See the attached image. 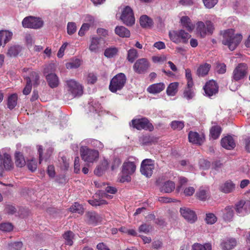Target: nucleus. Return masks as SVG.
Segmentation results:
<instances>
[{"label": "nucleus", "instance_id": "f257e3e1", "mask_svg": "<svg viewBox=\"0 0 250 250\" xmlns=\"http://www.w3.org/2000/svg\"><path fill=\"white\" fill-rule=\"evenodd\" d=\"M242 38L241 34H235L233 29H229L224 31L222 42L224 45L228 46L229 50L233 51L241 42Z\"/></svg>", "mask_w": 250, "mask_h": 250}, {"label": "nucleus", "instance_id": "f03ea898", "mask_svg": "<svg viewBox=\"0 0 250 250\" xmlns=\"http://www.w3.org/2000/svg\"><path fill=\"white\" fill-rule=\"evenodd\" d=\"M65 89L67 99H71L81 96L83 93V87L74 79H70L66 81Z\"/></svg>", "mask_w": 250, "mask_h": 250}, {"label": "nucleus", "instance_id": "7ed1b4c3", "mask_svg": "<svg viewBox=\"0 0 250 250\" xmlns=\"http://www.w3.org/2000/svg\"><path fill=\"white\" fill-rule=\"evenodd\" d=\"M93 144L95 146L99 148H102L103 145L99 141L95 140L88 139L84 140L82 142V146L80 148V153L81 156H98L99 152L95 149H90L83 144Z\"/></svg>", "mask_w": 250, "mask_h": 250}, {"label": "nucleus", "instance_id": "20e7f679", "mask_svg": "<svg viewBox=\"0 0 250 250\" xmlns=\"http://www.w3.org/2000/svg\"><path fill=\"white\" fill-rule=\"evenodd\" d=\"M168 36L170 40L176 44L187 43L191 37V35L183 29L169 31Z\"/></svg>", "mask_w": 250, "mask_h": 250}, {"label": "nucleus", "instance_id": "39448f33", "mask_svg": "<svg viewBox=\"0 0 250 250\" xmlns=\"http://www.w3.org/2000/svg\"><path fill=\"white\" fill-rule=\"evenodd\" d=\"M126 81V77L123 73L115 75L111 80L109 88L112 92H116L123 88Z\"/></svg>", "mask_w": 250, "mask_h": 250}, {"label": "nucleus", "instance_id": "423d86ee", "mask_svg": "<svg viewBox=\"0 0 250 250\" xmlns=\"http://www.w3.org/2000/svg\"><path fill=\"white\" fill-rule=\"evenodd\" d=\"M214 29V25L210 21H207L204 23L203 21H198L196 23V30L201 37H205L207 34H212Z\"/></svg>", "mask_w": 250, "mask_h": 250}, {"label": "nucleus", "instance_id": "0eeeda50", "mask_svg": "<svg viewBox=\"0 0 250 250\" xmlns=\"http://www.w3.org/2000/svg\"><path fill=\"white\" fill-rule=\"evenodd\" d=\"M120 19L127 26H132L135 23V17L130 7L126 6L123 8Z\"/></svg>", "mask_w": 250, "mask_h": 250}, {"label": "nucleus", "instance_id": "6e6552de", "mask_svg": "<svg viewBox=\"0 0 250 250\" xmlns=\"http://www.w3.org/2000/svg\"><path fill=\"white\" fill-rule=\"evenodd\" d=\"M53 67V64H49L44 68L43 71V73L45 75L47 82L49 86L52 88L58 86L60 83L59 79L56 74L51 73L47 74L50 69H52Z\"/></svg>", "mask_w": 250, "mask_h": 250}, {"label": "nucleus", "instance_id": "1a4fd4ad", "mask_svg": "<svg viewBox=\"0 0 250 250\" xmlns=\"http://www.w3.org/2000/svg\"><path fill=\"white\" fill-rule=\"evenodd\" d=\"M22 24L24 28L38 29L43 26V22L40 18L29 16L24 18Z\"/></svg>", "mask_w": 250, "mask_h": 250}, {"label": "nucleus", "instance_id": "9d476101", "mask_svg": "<svg viewBox=\"0 0 250 250\" xmlns=\"http://www.w3.org/2000/svg\"><path fill=\"white\" fill-rule=\"evenodd\" d=\"M132 125L138 130L146 129L151 131L153 126L146 118H136L131 121Z\"/></svg>", "mask_w": 250, "mask_h": 250}, {"label": "nucleus", "instance_id": "9b49d317", "mask_svg": "<svg viewBox=\"0 0 250 250\" xmlns=\"http://www.w3.org/2000/svg\"><path fill=\"white\" fill-rule=\"evenodd\" d=\"M154 168V161L150 159H146L142 162L140 171L143 175L149 177L152 175Z\"/></svg>", "mask_w": 250, "mask_h": 250}, {"label": "nucleus", "instance_id": "f8f14e48", "mask_svg": "<svg viewBox=\"0 0 250 250\" xmlns=\"http://www.w3.org/2000/svg\"><path fill=\"white\" fill-rule=\"evenodd\" d=\"M247 67L245 64H239L233 70L232 75L233 80L238 81L243 79L247 73Z\"/></svg>", "mask_w": 250, "mask_h": 250}, {"label": "nucleus", "instance_id": "ddd939ff", "mask_svg": "<svg viewBox=\"0 0 250 250\" xmlns=\"http://www.w3.org/2000/svg\"><path fill=\"white\" fill-rule=\"evenodd\" d=\"M161 179H158L156 181V184L159 187L161 192L170 193L175 189V185L173 182L167 181L163 183Z\"/></svg>", "mask_w": 250, "mask_h": 250}, {"label": "nucleus", "instance_id": "4468645a", "mask_svg": "<svg viewBox=\"0 0 250 250\" xmlns=\"http://www.w3.org/2000/svg\"><path fill=\"white\" fill-rule=\"evenodd\" d=\"M250 203L241 200L235 205V210L237 213L241 216L247 214L250 210Z\"/></svg>", "mask_w": 250, "mask_h": 250}, {"label": "nucleus", "instance_id": "2eb2a0df", "mask_svg": "<svg viewBox=\"0 0 250 250\" xmlns=\"http://www.w3.org/2000/svg\"><path fill=\"white\" fill-rule=\"evenodd\" d=\"M149 67V63L146 59L138 60L133 65L134 71L139 74L145 73Z\"/></svg>", "mask_w": 250, "mask_h": 250}, {"label": "nucleus", "instance_id": "dca6fc26", "mask_svg": "<svg viewBox=\"0 0 250 250\" xmlns=\"http://www.w3.org/2000/svg\"><path fill=\"white\" fill-rule=\"evenodd\" d=\"M180 212L182 216L190 223L195 222L197 219L195 212L189 208L186 207L181 208Z\"/></svg>", "mask_w": 250, "mask_h": 250}, {"label": "nucleus", "instance_id": "f3484780", "mask_svg": "<svg viewBox=\"0 0 250 250\" xmlns=\"http://www.w3.org/2000/svg\"><path fill=\"white\" fill-rule=\"evenodd\" d=\"M206 96L210 98L216 95L218 91V87L216 83L213 80L207 83L204 87Z\"/></svg>", "mask_w": 250, "mask_h": 250}, {"label": "nucleus", "instance_id": "a211bd4d", "mask_svg": "<svg viewBox=\"0 0 250 250\" xmlns=\"http://www.w3.org/2000/svg\"><path fill=\"white\" fill-rule=\"evenodd\" d=\"M179 17L181 25L188 31L192 32L195 28V25L190 18L186 15H183L182 13L179 14Z\"/></svg>", "mask_w": 250, "mask_h": 250}, {"label": "nucleus", "instance_id": "6ab92c4d", "mask_svg": "<svg viewBox=\"0 0 250 250\" xmlns=\"http://www.w3.org/2000/svg\"><path fill=\"white\" fill-rule=\"evenodd\" d=\"M13 167L14 163L11 157H0V176L2 175L4 169L11 170Z\"/></svg>", "mask_w": 250, "mask_h": 250}, {"label": "nucleus", "instance_id": "aec40b11", "mask_svg": "<svg viewBox=\"0 0 250 250\" xmlns=\"http://www.w3.org/2000/svg\"><path fill=\"white\" fill-rule=\"evenodd\" d=\"M23 47L19 44H11L8 47L6 56L9 58L17 57L22 51Z\"/></svg>", "mask_w": 250, "mask_h": 250}, {"label": "nucleus", "instance_id": "412c9836", "mask_svg": "<svg viewBox=\"0 0 250 250\" xmlns=\"http://www.w3.org/2000/svg\"><path fill=\"white\" fill-rule=\"evenodd\" d=\"M136 169V166L134 162L129 161H125L122 166V173L125 175L133 174Z\"/></svg>", "mask_w": 250, "mask_h": 250}, {"label": "nucleus", "instance_id": "4be33fe9", "mask_svg": "<svg viewBox=\"0 0 250 250\" xmlns=\"http://www.w3.org/2000/svg\"><path fill=\"white\" fill-rule=\"evenodd\" d=\"M189 141L192 144L201 145L205 141L203 134H199L196 132L190 131L188 134Z\"/></svg>", "mask_w": 250, "mask_h": 250}, {"label": "nucleus", "instance_id": "5701e85b", "mask_svg": "<svg viewBox=\"0 0 250 250\" xmlns=\"http://www.w3.org/2000/svg\"><path fill=\"white\" fill-rule=\"evenodd\" d=\"M101 41L102 39L96 37H92L90 39V44L89 45V50L91 52L98 53L101 47H102V44H101Z\"/></svg>", "mask_w": 250, "mask_h": 250}, {"label": "nucleus", "instance_id": "b1692460", "mask_svg": "<svg viewBox=\"0 0 250 250\" xmlns=\"http://www.w3.org/2000/svg\"><path fill=\"white\" fill-rule=\"evenodd\" d=\"M13 33L7 30L0 31V46H5L12 38Z\"/></svg>", "mask_w": 250, "mask_h": 250}, {"label": "nucleus", "instance_id": "393cba45", "mask_svg": "<svg viewBox=\"0 0 250 250\" xmlns=\"http://www.w3.org/2000/svg\"><path fill=\"white\" fill-rule=\"evenodd\" d=\"M221 144L222 147L229 150L233 149L235 146V140L231 136H227L222 138Z\"/></svg>", "mask_w": 250, "mask_h": 250}, {"label": "nucleus", "instance_id": "a878e982", "mask_svg": "<svg viewBox=\"0 0 250 250\" xmlns=\"http://www.w3.org/2000/svg\"><path fill=\"white\" fill-rule=\"evenodd\" d=\"M165 88V85L163 83H154L149 85L147 88V91L149 93L157 94L162 91Z\"/></svg>", "mask_w": 250, "mask_h": 250}, {"label": "nucleus", "instance_id": "bb28decb", "mask_svg": "<svg viewBox=\"0 0 250 250\" xmlns=\"http://www.w3.org/2000/svg\"><path fill=\"white\" fill-rule=\"evenodd\" d=\"M23 70L25 72H27L30 74L29 76L24 75L26 81L29 79L28 78H30V83H31V81H32L34 85L39 84V76L37 72L32 71L30 68H24Z\"/></svg>", "mask_w": 250, "mask_h": 250}, {"label": "nucleus", "instance_id": "cd10ccee", "mask_svg": "<svg viewBox=\"0 0 250 250\" xmlns=\"http://www.w3.org/2000/svg\"><path fill=\"white\" fill-rule=\"evenodd\" d=\"M235 188V185L230 180L227 181L220 187V190L225 193L231 192Z\"/></svg>", "mask_w": 250, "mask_h": 250}, {"label": "nucleus", "instance_id": "c85d7f7f", "mask_svg": "<svg viewBox=\"0 0 250 250\" xmlns=\"http://www.w3.org/2000/svg\"><path fill=\"white\" fill-rule=\"evenodd\" d=\"M116 35L122 38H128L130 37V31L123 26H117L115 29Z\"/></svg>", "mask_w": 250, "mask_h": 250}, {"label": "nucleus", "instance_id": "c756f323", "mask_svg": "<svg viewBox=\"0 0 250 250\" xmlns=\"http://www.w3.org/2000/svg\"><path fill=\"white\" fill-rule=\"evenodd\" d=\"M236 245L235 239L230 238L224 241L221 244V247L223 250H230Z\"/></svg>", "mask_w": 250, "mask_h": 250}, {"label": "nucleus", "instance_id": "7c9ffc66", "mask_svg": "<svg viewBox=\"0 0 250 250\" xmlns=\"http://www.w3.org/2000/svg\"><path fill=\"white\" fill-rule=\"evenodd\" d=\"M210 67V64L207 63L201 64L197 69V75L200 77L206 76L208 74Z\"/></svg>", "mask_w": 250, "mask_h": 250}, {"label": "nucleus", "instance_id": "2f4dec72", "mask_svg": "<svg viewBox=\"0 0 250 250\" xmlns=\"http://www.w3.org/2000/svg\"><path fill=\"white\" fill-rule=\"evenodd\" d=\"M108 166V161L104 159L101 165L98 166L94 170V173L98 176H102L107 169Z\"/></svg>", "mask_w": 250, "mask_h": 250}, {"label": "nucleus", "instance_id": "473e14b6", "mask_svg": "<svg viewBox=\"0 0 250 250\" xmlns=\"http://www.w3.org/2000/svg\"><path fill=\"white\" fill-rule=\"evenodd\" d=\"M140 23L144 28H150L153 24V21L146 15L142 16L140 18Z\"/></svg>", "mask_w": 250, "mask_h": 250}, {"label": "nucleus", "instance_id": "72a5a7b5", "mask_svg": "<svg viewBox=\"0 0 250 250\" xmlns=\"http://www.w3.org/2000/svg\"><path fill=\"white\" fill-rule=\"evenodd\" d=\"M26 165L31 171H35L38 167V159L35 157H26Z\"/></svg>", "mask_w": 250, "mask_h": 250}, {"label": "nucleus", "instance_id": "f704fd0d", "mask_svg": "<svg viewBox=\"0 0 250 250\" xmlns=\"http://www.w3.org/2000/svg\"><path fill=\"white\" fill-rule=\"evenodd\" d=\"M223 212V218L226 221L230 222L232 220L234 215L233 210L232 207L229 206L226 207Z\"/></svg>", "mask_w": 250, "mask_h": 250}, {"label": "nucleus", "instance_id": "c9c22d12", "mask_svg": "<svg viewBox=\"0 0 250 250\" xmlns=\"http://www.w3.org/2000/svg\"><path fill=\"white\" fill-rule=\"evenodd\" d=\"M86 221L89 224L95 225L98 221V216L94 212H88L86 214Z\"/></svg>", "mask_w": 250, "mask_h": 250}, {"label": "nucleus", "instance_id": "e433bc0d", "mask_svg": "<svg viewBox=\"0 0 250 250\" xmlns=\"http://www.w3.org/2000/svg\"><path fill=\"white\" fill-rule=\"evenodd\" d=\"M179 83L177 82L172 83L168 86L167 89V93L168 96H174L178 91Z\"/></svg>", "mask_w": 250, "mask_h": 250}, {"label": "nucleus", "instance_id": "4c0bfd02", "mask_svg": "<svg viewBox=\"0 0 250 250\" xmlns=\"http://www.w3.org/2000/svg\"><path fill=\"white\" fill-rule=\"evenodd\" d=\"M197 198L201 201H205L209 197L208 190L200 188L196 193Z\"/></svg>", "mask_w": 250, "mask_h": 250}, {"label": "nucleus", "instance_id": "58836bf2", "mask_svg": "<svg viewBox=\"0 0 250 250\" xmlns=\"http://www.w3.org/2000/svg\"><path fill=\"white\" fill-rule=\"evenodd\" d=\"M221 128L219 126H212L210 130V136L213 139H216L219 136Z\"/></svg>", "mask_w": 250, "mask_h": 250}, {"label": "nucleus", "instance_id": "ea45409f", "mask_svg": "<svg viewBox=\"0 0 250 250\" xmlns=\"http://www.w3.org/2000/svg\"><path fill=\"white\" fill-rule=\"evenodd\" d=\"M192 250H211V246L209 243L205 245L195 243L192 247Z\"/></svg>", "mask_w": 250, "mask_h": 250}, {"label": "nucleus", "instance_id": "a19ab883", "mask_svg": "<svg viewBox=\"0 0 250 250\" xmlns=\"http://www.w3.org/2000/svg\"><path fill=\"white\" fill-rule=\"evenodd\" d=\"M18 96L17 94H13L10 95L8 99V107L10 109L14 108L17 105Z\"/></svg>", "mask_w": 250, "mask_h": 250}, {"label": "nucleus", "instance_id": "79ce46f5", "mask_svg": "<svg viewBox=\"0 0 250 250\" xmlns=\"http://www.w3.org/2000/svg\"><path fill=\"white\" fill-rule=\"evenodd\" d=\"M81 64V61L76 59L72 60L66 63L65 66L67 69H74L78 68Z\"/></svg>", "mask_w": 250, "mask_h": 250}, {"label": "nucleus", "instance_id": "37998d69", "mask_svg": "<svg viewBox=\"0 0 250 250\" xmlns=\"http://www.w3.org/2000/svg\"><path fill=\"white\" fill-rule=\"evenodd\" d=\"M63 238L65 240V244L69 246H72L73 244V239L74 233L71 231H67L63 234Z\"/></svg>", "mask_w": 250, "mask_h": 250}, {"label": "nucleus", "instance_id": "c03bdc74", "mask_svg": "<svg viewBox=\"0 0 250 250\" xmlns=\"http://www.w3.org/2000/svg\"><path fill=\"white\" fill-rule=\"evenodd\" d=\"M138 57V54L137 51L136 49L131 48L128 51L127 60L130 62H133L135 59Z\"/></svg>", "mask_w": 250, "mask_h": 250}, {"label": "nucleus", "instance_id": "a18cd8bd", "mask_svg": "<svg viewBox=\"0 0 250 250\" xmlns=\"http://www.w3.org/2000/svg\"><path fill=\"white\" fill-rule=\"evenodd\" d=\"M118 52V49L116 47H109L106 48L104 52V56L108 58L114 57Z\"/></svg>", "mask_w": 250, "mask_h": 250}, {"label": "nucleus", "instance_id": "49530a36", "mask_svg": "<svg viewBox=\"0 0 250 250\" xmlns=\"http://www.w3.org/2000/svg\"><path fill=\"white\" fill-rule=\"evenodd\" d=\"M71 212L82 214L83 212V208L82 205L78 203H75L70 208Z\"/></svg>", "mask_w": 250, "mask_h": 250}, {"label": "nucleus", "instance_id": "de8ad7c7", "mask_svg": "<svg viewBox=\"0 0 250 250\" xmlns=\"http://www.w3.org/2000/svg\"><path fill=\"white\" fill-rule=\"evenodd\" d=\"M22 245L21 241L11 242L8 244L7 249L8 250H20Z\"/></svg>", "mask_w": 250, "mask_h": 250}, {"label": "nucleus", "instance_id": "09e8293b", "mask_svg": "<svg viewBox=\"0 0 250 250\" xmlns=\"http://www.w3.org/2000/svg\"><path fill=\"white\" fill-rule=\"evenodd\" d=\"M77 30L76 24L74 22H68L67 25V33L69 35H72Z\"/></svg>", "mask_w": 250, "mask_h": 250}, {"label": "nucleus", "instance_id": "8fccbe9b", "mask_svg": "<svg viewBox=\"0 0 250 250\" xmlns=\"http://www.w3.org/2000/svg\"><path fill=\"white\" fill-rule=\"evenodd\" d=\"M171 127L174 130H180L184 127V123L182 121H174L171 123Z\"/></svg>", "mask_w": 250, "mask_h": 250}, {"label": "nucleus", "instance_id": "3c124183", "mask_svg": "<svg viewBox=\"0 0 250 250\" xmlns=\"http://www.w3.org/2000/svg\"><path fill=\"white\" fill-rule=\"evenodd\" d=\"M206 221L208 224H213L217 221V217L213 213H207Z\"/></svg>", "mask_w": 250, "mask_h": 250}, {"label": "nucleus", "instance_id": "603ef678", "mask_svg": "<svg viewBox=\"0 0 250 250\" xmlns=\"http://www.w3.org/2000/svg\"><path fill=\"white\" fill-rule=\"evenodd\" d=\"M13 229L12 224L9 223H4L0 224V230L4 232H9Z\"/></svg>", "mask_w": 250, "mask_h": 250}, {"label": "nucleus", "instance_id": "864d4df0", "mask_svg": "<svg viewBox=\"0 0 250 250\" xmlns=\"http://www.w3.org/2000/svg\"><path fill=\"white\" fill-rule=\"evenodd\" d=\"M26 159L24 157H16L15 164L17 167H22L26 165Z\"/></svg>", "mask_w": 250, "mask_h": 250}, {"label": "nucleus", "instance_id": "5fc2aeb1", "mask_svg": "<svg viewBox=\"0 0 250 250\" xmlns=\"http://www.w3.org/2000/svg\"><path fill=\"white\" fill-rule=\"evenodd\" d=\"M194 96L193 89L185 88L184 92V97L188 100L192 99Z\"/></svg>", "mask_w": 250, "mask_h": 250}, {"label": "nucleus", "instance_id": "6e6d98bb", "mask_svg": "<svg viewBox=\"0 0 250 250\" xmlns=\"http://www.w3.org/2000/svg\"><path fill=\"white\" fill-rule=\"evenodd\" d=\"M218 0H203L205 6L207 8H213L218 2Z\"/></svg>", "mask_w": 250, "mask_h": 250}, {"label": "nucleus", "instance_id": "4d7b16f0", "mask_svg": "<svg viewBox=\"0 0 250 250\" xmlns=\"http://www.w3.org/2000/svg\"><path fill=\"white\" fill-rule=\"evenodd\" d=\"M90 26L89 24L86 23H83L79 31V35L80 36H84L85 32L89 30Z\"/></svg>", "mask_w": 250, "mask_h": 250}, {"label": "nucleus", "instance_id": "13d9d810", "mask_svg": "<svg viewBox=\"0 0 250 250\" xmlns=\"http://www.w3.org/2000/svg\"><path fill=\"white\" fill-rule=\"evenodd\" d=\"M152 229V227L150 225L146 224H143L141 225L139 228V231L140 232H144L145 233H148L150 230Z\"/></svg>", "mask_w": 250, "mask_h": 250}, {"label": "nucleus", "instance_id": "bf43d9fd", "mask_svg": "<svg viewBox=\"0 0 250 250\" xmlns=\"http://www.w3.org/2000/svg\"><path fill=\"white\" fill-rule=\"evenodd\" d=\"M90 204L93 206H101L102 205L106 204L107 202L104 200H97L96 199L94 200H90L88 201Z\"/></svg>", "mask_w": 250, "mask_h": 250}, {"label": "nucleus", "instance_id": "052dcab7", "mask_svg": "<svg viewBox=\"0 0 250 250\" xmlns=\"http://www.w3.org/2000/svg\"><path fill=\"white\" fill-rule=\"evenodd\" d=\"M28 78L29 79L26 81V84L23 90V94L26 95H28L32 89V84L30 83V78Z\"/></svg>", "mask_w": 250, "mask_h": 250}, {"label": "nucleus", "instance_id": "680f3d73", "mask_svg": "<svg viewBox=\"0 0 250 250\" xmlns=\"http://www.w3.org/2000/svg\"><path fill=\"white\" fill-rule=\"evenodd\" d=\"M199 164L200 167L204 169H208L210 166V162L205 159H201Z\"/></svg>", "mask_w": 250, "mask_h": 250}, {"label": "nucleus", "instance_id": "e2e57ef3", "mask_svg": "<svg viewBox=\"0 0 250 250\" xmlns=\"http://www.w3.org/2000/svg\"><path fill=\"white\" fill-rule=\"evenodd\" d=\"M152 139L149 136H143L139 138L140 143L144 145L151 143Z\"/></svg>", "mask_w": 250, "mask_h": 250}, {"label": "nucleus", "instance_id": "0e129e2a", "mask_svg": "<svg viewBox=\"0 0 250 250\" xmlns=\"http://www.w3.org/2000/svg\"><path fill=\"white\" fill-rule=\"evenodd\" d=\"M121 163V161L119 157H114L111 166V170L113 171L119 167Z\"/></svg>", "mask_w": 250, "mask_h": 250}, {"label": "nucleus", "instance_id": "69168bd1", "mask_svg": "<svg viewBox=\"0 0 250 250\" xmlns=\"http://www.w3.org/2000/svg\"><path fill=\"white\" fill-rule=\"evenodd\" d=\"M68 43L66 42L63 43L62 45L60 48L58 52L57 53V56L59 58H62L64 55V51L67 46Z\"/></svg>", "mask_w": 250, "mask_h": 250}, {"label": "nucleus", "instance_id": "338daca9", "mask_svg": "<svg viewBox=\"0 0 250 250\" xmlns=\"http://www.w3.org/2000/svg\"><path fill=\"white\" fill-rule=\"evenodd\" d=\"M216 70L218 73L224 74L226 71V66L224 63H218Z\"/></svg>", "mask_w": 250, "mask_h": 250}, {"label": "nucleus", "instance_id": "774afa93", "mask_svg": "<svg viewBox=\"0 0 250 250\" xmlns=\"http://www.w3.org/2000/svg\"><path fill=\"white\" fill-rule=\"evenodd\" d=\"M97 77L93 73H90L88 74L87 78L88 83L93 84L97 81Z\"/></svg>", "mask_w": 250, "mask_h": 250}]
</instances>
